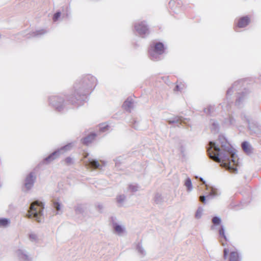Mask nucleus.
<instances>
[{
    "mask_svg": "<svg viewBox=\"0 0 261 261\" xmlns=\"http://www.w3.org/2000/svg\"><path fill=\"white\" fill-rule=\"evenodd\" d=\"M218 142L210 141L207 144L209 158L231 173H237L238 162L236 160L237 157L236 150L223 135L219 136Z\"/></svg>",
    "mask_w": 261,
    "mask_h": 261,
    "instance_id": "nucleus-1",
    "label": "nucleus"
},
{
    "mask_svg": "<svg viewBox=\"0 0 261 261\" xmlns=\"http://www.w3.org/2000/svg\"><path fill=\"white\" fill-rule=\"evenodd\" d=\"M96 78L91 74H86L78 79L73 86V93L67 97L68 102L75 107L83 106L88 100V95L97 85Z\"/></svg>",
    "mask_w": 261,
    "mask_h": 261,
    "instance_id": "nucleus-2",
    "label": "nucleus"
},
{
    "mask_svg": "<svg viewBox=\"0 0 261 261\" xmlns=\"http://www.w3.org/2000/svg\"><path fill=\"white\" fill-rule=\"evenodd\" d=\"M44 204L39 200H35L30 205L29 209L26 217L28 218L34 219L38 223L43 222V210Z\"/></svg>",
    "mask_w": 261,
    "mask_h": 261,
    "instance_id": "nucleus-3",
    "label": "nucleus"
},
{
    "mask_svg": "<svg viewBox=\"0 0 261 261\" xmlns=\"http://www.w3.org/2000/svg\"><path fill=\"white\" fill-rule=\"evenodd\" d=\"M164 44L161 42L152 41L148 51L149 58L153 61H158L162 59V55L165 51Z\"/></svg>",
    "mask_w": 261,
    "mask_h": 261,
    "instance_id": "nucleus-4",
    "label": "nucleus"
},
{
    "mask_svg": "<svg viewBox=\"0 0 261 261\" xmlns=\"http://www.w3.org/2000/svg\"><path fill=\"white\" fill-rule=\"evenodd\" d=\"M71 95L72 94L65 96L62 94L51 95L48 97V104L56 111L61 112L65 108V97L68 100L67 97Z\"/></svg>",
    "mask_w": 261,
    "mask_h": 261,
    "instance_id": "nucleus-5",
    "label": "nucleus"
},
{
    "mask_svg": "<svg viewBox=\"0 0 261 261\" xmlns=\"http://www.w3.org/2000/svg\"><path fill=\"white\" fill-rule=\"evenodd\" d=\"M73 146L72 143H68L66 145L61 147L59 149H57L51 153H50L48 156L44 158L43 160V163L47 164L55 160L57 158L60 154L63 153L64 152L71 150Z\"/></svg>",
    "mask_w": 261,
    "mask_h": 261,
    "instance_id": "nucleus-6",
    "label": "nucleus"
},
{
    "mask_svg": "<svg viewBox=\"0 0 261 261\" xmlns=\"http://www.w3.org/2000/svg\"><path fill=\"white\" fill-rule=\"evenodd\" d=\"M134 28L138 35L143 38H146L150 33L148 25L146 21H141L134 24Z\"/></svg>",
    "mask_w": 261,
    "mask_h": 261,
    "instance_id": "nucleus-7",
    "label": "nucleus"
},
{
    "mask_svg": "<svg viewBox=\"0 0 261 261\" xmlns=\"http://www.w3.org/2000/svg\"><path fill=\"white\" fill-rule=\"evenodd\" d=\"M220 195V193L218 190L212 187L210 188V191L206 195H201L199 197V200L203 203L205 204L207 200L212 199L216 196H218Z\"/></svg>",
    "mask_w": 261,
    "mask_h": 261,
    "instance_id": "nucleus-8",
    "label": "nucleus"
},
{
    "mask_svg": "<svg viewBox=\"0 0 261 261\" xmlns=\"http://www.w3.org/2000/svg\"><path fill=\"white\" fill-rule=\"evenodd\" d=\"M245 82V81L243 79L235 82L232 86L227 90L226 92L227 97L231 95L234 90H241V89L244 86Z\"/></svg>",
    "mask_w": 261,
    "mask_h": 261,
    "instance_id": "nucleus-9",
    "label": "nucleus"
},
{
    "mask_svg": "<svg viewBox=\"0 0 261 261\" xmlns=\"http://www.w3.org/2000/svg\"><path fill=\"white\" fill-rule=\"evenodd\" d=\"M248 93V91L245 88H243V90L242 91L237 92L236 105L239 107H241L245 99L247 98Z\"/></svg>",
    "mask_w": 261,
    "mask_h": 261,
    "instance_id": "nucleus-10",
    "label": "nucleus"
},
{
    "mask_svg": "<svg viewBox=\"0 0 261 261\" xmlns=\"http://www.w3.org/2000/svg\"><path fill=\"white\" fill-rule=\"evenodd\" d=\"M250 22V19L248 16H245L240 18L236 25L234 27L235 31L238 32V28H244L247 27Z\"/></svg>",
    "mask_w": 261,
    "mask_h": 261,
    "instance_id": "nucleus-11",
    "label": "nucleus"
},
{
    "mask_svg": "<svg viewBox=\"0 0 261 261\" xmlns=\"http://www.w3.org/2000/svg\"><path fill=\"white\" fill-rule=\"evenodd\" d=\"M16 253L19 259L22 261L32 260V257L24 249H19L16 251Z\"/></svg>",
    "mask_w": 261,
    "mask_h": 261,
    "instance_id": "nucleus-12",
    "label": "nucleus"
},
{
    "mask_svg": "<svg viewBox=\"0 0 261 261\" xmlns=\"http://www.w3.org/2000/svg\"><path fill=\"white\" fill-rule=\"evenodd\" d=\"M241 118L242 120H244L247 122L248 125V127L249 129H250L251 131L254 133L256 132V128H257V126L256 124L250 122L249 116H248L245 113H242L241 114Z\"/></svg>",
    "mask_w": 261,
    "mask_h": 261,
    "instance_id": "nucleus-13",
    "label": "nucleus"
},
{
    "mask_svg": "<svg viewBox=\"0 0 261 261\" xmlns=\"http://www.w3.org/2000/svg\"><path fill=\"white\" fill-rule=\"evenodd\" d=\"M36 177L34 176L33 172H30L26 177L25 179V187L29 190L34 185Z\"/></svg>",
    "mask_w": 261,
    "mask_h": 261,
    "instance_id": "nucleus-14",
    "label": "nucleus"
},
{
    "mask_svg": "<svg viewBox=\"0 0 261 261\" xmlns=\"http://www.w3.org/2000/svg\"><path fill=\"white\" fill-rule=\"evenodd\" d=\"M86 165L92 169H101L102 168V166L99 164L97 160L90 158L86 162Z\"/></svg>",
    "mask_w": 261,
    "mask_h": 261,
    "instance_id": "nucleus-15",
    "label": "nucleus"
},
{
    "mask_svg": "<svg viewBox=\"0 0 261 261\" xmlns=\"http://www.w3.org/2000/svg\"><path fill=\"white\" fill-rule=\"evenodd\" d=\"M134 100L130 97H128L124 102L122 107L127 112H130L131 109L133 108Z\"/></svg>",
    "mask_w": 261,
    "mask_h": 261,
    "instance_id": "nucleus-16",
    "label": "nucleus"
},
{
    "mask_svg": "<svg viewBox=\"0 0 261 261\" xmlns=\"http://www.w3.org/2000/svg\"><path fill=\"white\" fill-rule=\"evenodd\" d=\"M168 122L169 124H175L176 126L180 127L182 125V123H185V121L181 117L176 116L172 119L168 120Z\"/></svg>",
    "mask_w": 261,
    "mask_h": 261,
    "instance_id": "nucleus-17",
    "label": "nucleus"
},
{
    "mask_svg": "<svg viewBox=\"0 0 261 261\" xmlns=\"http://www.w3.org/2000/svg\"><path fill=\"white\" fill-rule=\"evenodd\" d=\"M96 134L95 133H91L86 137L82 139L81 141L83 144L88 145L91 143L95 139Z\"/></svg>",
    "mask_w": 261,
    "mask_h": 261,
    "instance_id": "nucleus-18",
    "label": "nucleus"
},
{
    "mask_svg": "<svg viewBox=\"0 0 261 261\" xmlns=\"http://www.w3.org/2000/svg\"><path fill=\"white\" fill-rule=\"evenodd\" d=\"M47 31L44 29H41L32 32L31 33L28 34V38H30L31 37H39L42 35L47 33Z\"/></svg>",
    "mask_w": 261,
    "mask_h": 261,
    "instance_id": "nucleus-19",
    "label": "nucleus"
},
{
    "mask_svg": "<svg viewBox=\"0 0 261 261\" xmlns=\"http://www.w3.org/2000/svg\"><path fill=\"white\" fill-rule=\"evenodd\" d=\"M242 148L243 151L248 155L252 153V147L247 141H244L242 143Z\"/></svg>",
    "mask_w": 261,
    "mask_h": 261,
    "instance_id": "nucleus-20",
    "label": "nucleus"
},
{
    "mask_svg": "<svg viewBox=\"0 0 261 261\" xmlns=\"http://www.w3.org/2000/svg\"><path fill=\"white\" fill-rule=\"evenodd\" d=\"M210 128L211 129V131L214 133H218L219 130V125L218 122L214 120V119H211L210 120Z\"/></svg>",
    "mask_w": 261,
    "mask_h": 261,
    "instance_id": "nucleus-21",
    "label": "nucleus"
},
{
    "mask_svg": "<svg viewBox=\"0 0 261 261\" xmlns=\"http://www.w3.org/2000/svg\"><path fill=\"white\" fill-rule=\"evenodd\" d=\"M86 207L85 204H78L74 207V211L76 214H83Z\"/></svg>",
    "mask_w": 261,
    "mask_h": 261,
    "instance_id": "nucleus-22",
    "label": "nucleus"
},
{
    "mask_svg": "<svg viewBox=\"0 0 261 261\" xmlns=\"http://www.w3.org/2000/svg\"><path fill=\"white\" fill-rule=\"evenodd\" d=\"M239 253L236 251H232L230 253L229 261H240Z\"/></svg>",
    "mask_w": 261,
    "mask_h": 261,
    "instance_id": "nucleus-23",
    "label": "nucleus"
},
{
    "mask_svg": "<svg viewBox=\"0 0 261 261\" xmlns=\"http://www.w3.org/2000/svg\"><path fill=\"white\" fill-rule=\"evenodd\" d=\"M182 5V2L181 0H171L169 2V7L173 10H174V6L180 7Z\"/></svg>",
    "mask_w": 261,
    "mask_h": 261,
    "instance_id": "nucleus-24",
    "label": "nucleus"
},
{
    "mask_svg": "<svg viewBox=\"0 0 261 261\" xmlns=\"http://www.w3.org/2000/svg\"><path fill=\"white\" fill-rule=\"evenodd\" d=\"M212 222L213 225L211 226V229H214L215 226L219 225L221 222V219L218 216H214L212 218Z\"/></svg>",
    "mask_w": 261,
    "mask_h": 261,
    "instance_id": "nucleus-25",
    "label": "nucleus"
},
{
    "mask_svg": "<svg viewBox=\"0 0 261 261\" xmlns=\"http://www.w3.org/2000/svg\"><path fill=\"white\" fill-rule=\"evenodd\" d=\"M136 250L142 256L146 255V251L142 245L141 242L138 243L136 246Z\"/></svg>",
    "mask_w": 261,
    "mask_h": 261,
    "instance_id": "nucleus-26",
    "label": "nucleus"
},
{
    "mask_svg": "<svg viewBox=\"0 0 261 261\" xmlns=\"http://www.w3.org/2000/svg\"><path fill=\"white\" fill-rule=\"evenodd\" d=\"M154 202L157 204H161L164 201L163 196L160 193H156L154 198Z\"/></svg>",
    "mask_w": 261,
    "mask_h": 261,
    "instance_id": "nucleus-27",
    "label": "nucleus"
},
{
    "mask_svg": "<svg viewBox=\"0 0 261 261\" xmlns=\"http://www.w3.org/2000/svg\"><path fill=\"white\" fill-rule=\"evenodd\" d=\"M185 186L187 187L188 192H191L192 190L193 187L190 178L188 177L186 178L185 182Z\"/></svg>",
    "mask_w": 261,
    "mask_h": 261,
    "instance_id": "nucleus-28",
    "label": "nucleus"
},
{
    "mask_svg": "<svg viewBox=\"0 0 261 261\" xmlns=\"http://www.w3.org/2000/svg\"><path fill=\"white\" fill-rule=\"evenodd\" d=\"M113 226L115 231L119 233H122L124 231V228L116 223H113Z\"/></svg>",
    "mask_w": 261,
    "mask_h": 261,
    "instance_id": "nucleus-29",
    "label": "nucleus"
},
{
    "mask_svg": "<svg viewBox=\"0 0 261 261\" xmlns=\"http://www.w3.org/2000/svg\"><path fill=\"white\" fill-rule=\"evenodd\" d=\"M186 84L184 82H180L179 84H176L174 89V91H181L182 90L186 88Z\"/></svg>",
    "mask_w": 261,
    "mask_h": 261,
    "instance_id": "nucleus-30",
    "label": "nucleus"
},
{
    "mask_svg": "<svg viewBox=\"0 0 261 261\" xmlns=\"http://www.w3.org/2000/svg\"><path fill=\"white\" fill-rule=\"evenodd\" d=\"M225 123L234 126L236 124V120L232 116H229L228 118L225 119Z\"/></svg>",
    "mask_w": 261,
    "mask_h": 261,
    "instance_id": "nucleus-31",
    "label": "nucleus"
},
{
    "mask_svg": "<svg viewBox=\"0 0 261 261\" xmlns=\"http://www.w3.org/2000/svg\"><path fill=\"white\" fill-rule=\"evenodd\" d=\"M10 223V221L8 218H0V226L6 227Z\"/></svg>",
    "mask_w": 261,
    "mask_h": 261,
    "instance_id": "nucleus-32",
    "label": "nucleus"
},
{
    "mask_svg": "<svg viewBox=\"0 0 261 261\" xmlns=\"http://www.w3.org/2000/svg\"><path fill=\"white\" fill-rule=\"evenodd\" d=\"M219 234L220 236L225 239V241H227L226 236L225 234V228L223 225H221L220 228L219 230Z\"/></svg>",
    "mask_w": 261,
    "mask_h": 261,
    "instance_id": "nucleus-33",
    "label": "nucleus"
},
{
    "mask_svg": "<svg viewBox=\"0 0 261 261\" xmlns=\"http://www.w3.org/2000/svg\"><path fill=\"white\" fill-rule=\"evenodd\" d=\"M203 211V209L202 207H199L198 209L197 210L196 213H195V218L197 219H199L201 218L202 213Z\"/></svg>",
    "mask_w": 261,
    "mask_h": 261,
    "instance_id": "nucleus-34",
    "label": "nucleus"
},
{
    "mask_svg": "<svg viewBox=\"0 0 261 261\" xmlns=\"http://www.w3.org/2000/svg\"><path fill=\"white\" fill-rule=\"evenodd\" d=\"M125 199H126V196L124 194L118 195L116 198L117 202L119 204L123 203L124 202V201H125Z\"/></svg>",
    "mask_w": 261,
    "mask_h": 261,
    "instance_id": "nucleus-35",
    "label": "nucleus"
},
{
    "mask_svg": "<svg viewBox=\"0 0 261 261\" xmlns=\"http://www.w3.org/2000/svg\"><path fill=\"white\" fill-rule=\"evenodd\" d=\"M129 190L132 192H135L139 189V186L137 184H130L128 186Z\"/></svg>",
    "mask_w": 261,
    "mask_h": 261,
    "instance_id": "nucleus-36",
    "label": "nucleus"
},
{
    "mask_svg": "<svg viewBox=\"0 0 261 261\" xmlns=\"http://www.w3.org/2000/svg\"><path fill=\"white\" fill-rule=\"evenodd\" d=\"M29 239L33 242H37L38 240L37 235L34 233H31L29 234Z\"/></svg>",
    "mask_w": 261,
    "mask_h": 261,
    "instance_id": "nucleus-37",
    "label": "nucleus"
},
{
    "mask_svg": "<svg viewBox=\"0 0 261 261\" xmlns=\"http://www.w3.org/2000/svg\"><path fill=\"white\" fill-rule=\"evenodd\" d=\"M109 125L106 124H101L99 126V130L100 132H105L108 130L109 129Z\"/></svg>",
    "mask_w": 261,
    "mask_h": 261,
    "instance_id": "nucleus-38",
    "label": "nucleus"
},
{
    "mask_svg": "<svg viewBox=\"0 0 261 261\" xmlns=\"http://www.w3.org/2000/svg\"><path fill=\"white\" fill-rule=\"evenodd\" d=\"M53 205L54 208L58 212L61 210V203L58 201H54L53 202Z\"/></svg>",
    "mask_w": 261,
    "mask_h": 261,
    "instance_id": "nucleus-39",
    "label": "nucleus"
},
{
    "mask_svg": "<svg viewBox=\"0 0 261 261\" xmlns=\"http://www.w3.org/2000/svg\"><path fill=\"white\" fill-rule=\"evenodd\" d=\"M61 12L60 11H57L53 15V20L54 22L57 21L61 17Z\"/></svg>",
    "mask_w": 261,
    "mask_h": 261,
    "instance_id": "nucleus-40",
    "label": "nucleus"
},
{
    "mask_svg": "<svg viewBox=\"0 0 261 261\" xmlns=\"http://www.w3.org/2000/svg\"><path fill=\"white\" fill-rule=\"evenodd\" d=\"M213 110L214 107L212 106H210L208 108L204 109V112L207 115H211V113L213 111Z\"/></svg>",
    "mask_w": 261,
    "mask_h": 261,
    "instance_id": "nucleus-41",
    "label": "nucleus"
},
{
    "mask_svg": "<svg viewBox=\"0 0 261 261\" xmlns=\"http://www.w3.org/2000/svg\"><path fill=\"white\" fill-rule=\"evenodd\" d=\"M213 110L214 107L212 106H210L208 108L204 109V112L207 115H211V113L213 111Z\"/></svg>",
    "mask_w": 261,
    "mask_h": 261,
    "instance_id": "nucleus-42",
    "label": "nucleus"
},
{
    "mask_svg": "<svg viewBox=\"0 0 261 261\" xmlns=\"http://www.w3.org/2000/svg\"><path fill=\"white\" fill-rule=\"evenodd\" d=\"M65 162L67 165H71V164H73L72 159L69 156L67 157L65 159Z\"/></svg>",
    "mask_w": 261,
    "mask_h": 261,
    "instance_id": "nucleus-43",
    "label": "nucleus"
},
{
    "mask_svg": "<svg viewBox=\"0 0 261 261\" xmlns=\"http://www.w3.org/2000/svg\"><path fill=\"white\" fill-rule=\"evenodd\" d=\"M228 253H229V250L227 248H225L224 249V254H223V257L225 259L227 258Z\"/></svg>",
    "mask_w": 261,
    "mask_h": 261,
    "instance_id": "nucleus-44",
    "label": "nucleus"
},
{
    "mask_svg": "<svg viewBox=\"0 0 261 261\" xmlns=\"http://www.w3.org/2000/svg\"><path fill=\"white\" fill-rule=\"evenodd\" d=\"M115 162L116 166H118L120 163L121 159L120 157L117 158L114 160Z\"/></svg>",
    "mask_w": 261,
    "mask_h": 261,
    "instance_id": "nucleus-45",
    "label": "nucleus"
},
{
    "mask_svg": "<svg viewBox=\"0 0 261 261\" xmlns=\"http://www.w3.org/2000/svg\"><path fill=\"white\" fill-rule=\"evenodd\" d=\"M135 121V123L133 126V127L136 129H138L139 128L138 127V123H137V122L136 121Z\"/></svg>",
    "mask_w": 261,
    "mask_h": 261,
    "instance_id": "nucleus-46",
    "label": "nucleus"
},
{
    "mask_svg": "<svg viewBox=\"0 0 261 261\" xmlns=\"http://www.w3.org/2000/svg\"><path fill=\"white\" fill-rule=\"evenodd\" d=\"M200 180L203 182V184L206 187V189L208 190V187H207V186L205 184V181L202 178V177H200Z\"/></svg>",
    "mask_w": 261,
    "mask_h": 261,
    "instance_id": "nucleus-47",
    "label": "nucleus"
},
{
    "mask_svg": "<svg viewBox=\"0 0 261 261\" xmlns=\"http://www.w3.org/2000/svg\"><path fill=\"white\" fill-rule=\"evenodd\" d=\"M97 206L99 210H102L103 208V205L101 204H98Z\"/></svg>",
    "mask_w": 261,
    "mask_h": 261,
    "instance_id": "nucleus-48",
    "label": "nucleus"
},
{
    "mask_svg": "<svg viewBox=\"0 0 261 261\" xmlns=\"http://www.w3.org/2000/svg\"><path fill=\"white\" fill-rule=\"evenodd\" d=\"M184 148L182 146H181L180 148V152L181 153H184Z\"/></svg>",
    "mask_w": 261,
    "mask_h": 261,
    "instance_id": "nucleus-49",
    "label": "nucleus"
},
{
    "mask_svg": "<svg viewBox=\"0 0 261 261\" xmlns=\"http://www.w3.org/2000/svg\"><path fill=\"white\" fill-rule=\"evenodd\" d=\"M66 11H67V12H68V7H66Z\"/></svg>",
    "mask_w": 261,
    "mask_h": 261,
    "instance_id": "nucleus-50",
    "label": "nucleus"
},
{
    "mask_svg": "<svg viewBox=\"0 0 261 261\" xmlns=\"http://www.w3.org/2000/svg\"><path fill=\"white\" fill-rule=\"evenodd\" d=\"M222 246H224V244L223 243H222Z\"/></svg>",
    "mask_w": 261,
    "mask_h": 261,
    "instance_id": "nucleus-51",
    "label": "nucleus"
},
{
    "mask_svg": "<svg viewBox=\"0 0 261 261\" xmlns=\"http://www.w3.org/2000/svg\"><path fill=\"white\" fill-rule=\"evenodd\" d=\"M68 13H67L66 14V16L68 17Z\"/></svg>",
    "mask_w": 261,
    "mask_h": 261,
    "instance_id": "nucleus-52",
    "label": "nucleus"
}]
</instances>
